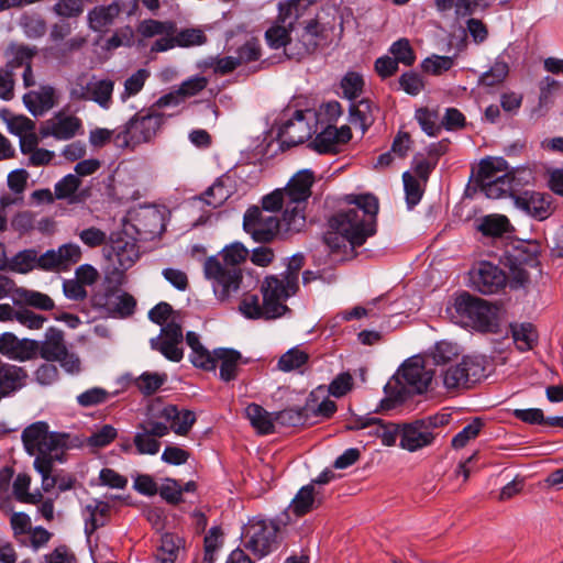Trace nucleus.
I'll return each mask as SVG.
<instances>
[{"label": "nucleus", "instance_id": "62", "mask_svg": "<svg viewBox=\"0 0 563 563\" xmlns=\"http://www.w3.org/2000/svg\"><path fill=\"white\" fill-rule=\"evenodd\" d=\"M364 80L357 73H347L341 80L343 96L349 100L356 99L363 91Z\"/></svg>", "mask_w": 563, "mask_h": 563}, {"label": "nucleus", "instance_id": "40", "mask_svg": "<svg viewBox=\"0 0 563 563\" xmlns=\"http://www.w3.org/2000/svg\"><path fill=\"white\" fill-rule=\"evenodd\" d=\"M186 342L191 349L190 361L199 368L205 371H214V363L211 360V353L200 343L199 335L196 332L186 334Z\"/></svg>", "mask_w": 563, "mask_h": 563}, {"label": "nucleus", "instance_id": "36", "mask_svg": "<svg viewBox=\"0 0 563 563\" xmlns=\"http://www.w3.org/2000/svg\"><path fill=\"white\" fill-rule=\"evenodd\" d=\"M26 372L12 364H2L0 367V394L9 396L25 385Z\"/></svg>", "mask_w": 563, "mask_h": 563}, {"label": "nucleus", "instance_id": "10", "mask_svg": "<svg viewBox=\"0 0 563 563\" xmlns=\"http://www.w3.org/2000/svg\"><path fill=\"white\" fill-rule=\"evenodd\" d=\"M308 7V0H289L279 3L278 16L265 32V40L271 48L284 47L287 54V46L292 40L290 33L295 31V25Z\"/></svg>", "mask_w": 563, "mask_h": 563}, {"label": "nucleus", "instance_id": "59", "mask_svg": "<svg viewBox=\"0 0 563 563\" xmlns=\"http://www.w3.org/2000/svg\"><path fill=\"white\" fill-rule=\"evenodd\" d=\"M308 361V354L297 347L290 349L283 354L278 361V368L284 372H290L299 368Z\"/></svg>", "mask_w": 563, "mask_h": 563}, {"label": "nucleus", "instance_id": "39", "mask_svg": "<svg viewBox=\"0 0 563 563\" xmlns=\"http://www.w3.org/2000/svg\"><path fill=\"white\" fill-rule=\"evenodd\" d=\"M461 355V349L456 343L450 341H440L428 352V357L440 368L453 364Z\"/></svg>", "mask_w": 563, "mask_h": 563}, {"label": "nucleus", "instance_id": "16", "mask_svg": "<svg viewBox=\"0 0 563 563\" xmlns=\"http://www.w3.org/2000/svg\"><path fill=\"white\" fill-rule=\"evenodd\" d=\"M294 32L296 36L292 37L289 46H287V56L289 58L299 60L312 54L323 40V29L314 19L308 21L303 26L297 23Z\"/></svg>", "mask_w": 563, "mask_h": 563}, {"label": "nucleus", "instance_id": "28", "mask_svg": "<svg viewBox=\"0 0 563 563\" xmlns=\"http://www.w3.org/2000/svg\"><path fill=\"white\" fill-rule=\"evenodd\" d=\"M121 12L122 5L119 1L96 5L87 14L88 26L96 33H107L115 23V20L120 16Z\"/></svg>", "mask_w": 563, "mask_h": 563}, {"label": "nucleus", "instance_id": "6", "mask_svg": "<svg viewBox=\"0 0 563 563\" xmlns=\"http://www.w3.org/2000/svg\"><path fill=\"white\" fill-rule=\"evenodd\" d=\"M278 288L277 276L265 277L261 287L263 303L258 296L246 294L241 300L240 311L249 319H276L286 314L290 310L285 305L286 300L279 296Z\"/></svg>", "mask_w": 563, "mask_h": 563}, {"label": "nucleus", "instance_id": "54", "mask_svg": "<svg viewBox=\"0 0 563 563\" xmlns=\"http://www.w3.org/2000/svg\"><path fill=\"white\" fill-rule=\"evenodd\" d=\"M512 338L520 351L532 349L537 341L534 329L530 323L512 327Z\"/></svg>", "mask_w": 563, "mask_h": 563}, {"label": "nucleus", "instance_id": "25", "mask_svg": "<svg viewBox=\"0 0 563 563\" xmlns=\"http://www.w3.org/2000/svg\"><path fill=\"white\" fill-rule=\"evenodd\" d=\"M347 429L350 430H362L369 429V434H375L382 440V443L386 446L396 444L397 439H401V424L396 423H384L382 420L376 418H358L352 422Z\"/></svg>", "mask_w": 563, "mask_h": 563}, {"label": "nucleus", "instance_id": "46", "mask_svg": "<svg viewBox=\"0 0 563 563\" xmlns=\"http://www.w3.org/2000/svg\"><path fill=\"white\" fill-rule=\"evenodd\" d=\"M175 32V24L168 21L162 22L153 19H147L143 20L137 25V33L145 38L162 35H174Z\"/></svg>", "mask_w": 563, "mask_h": 563}, {"label": "nucleus", "instance_id": "60", "mask_svg": "<svg viewBox=\"0 0 563 563\" xmlns=\"http://www.w3.org/2000/svg\"><path fill=\"white\" fill-rule=\"evenodd\" d=\"M454 65V57L452 56H440L432 55L427 57L422 63L421 67L424 71L432 75L439 76L450 70Z\"/></svg>", "mask_w": 563, "mask_h": 563}, {"label": "nucleus", "instance_id": "43", "mask_svg": "<svg viewBox=\"0 0 563 563\" xmlns=\"http://www.w3.org/2000/svg\"><path fill=\"white\" fill-rule=\"evenodd\" d=\"M316 507L314 486L313 484L306 485L299 489L288 507V512L297 517H301Z\"/></svg>", "mask_w": 563, "mask_h": 563}, {"label": "nucleus", "instance_id": "14", "mask_svg": "<svg viewBox=\"0 0 563 563\" xmlns=\"http://www.w3.org/2000/svg\"><path fill=\"white\" fill-rule=\"evenodd\" d=\"M278 529L272 520H250L243 532L246 549L260 558L267 555L276 548Z\"/></svg>", "mask_w": 563, "mask_h": 563}, {"label": "nucleus", "instance_id": "29", "mask_svg": "<svg viewBox=\"0 0 563 563\" xmlns=\"http://www.w3.org/2000/svg\"><path fill=\"white\" fill-rule=\"evenodd\" d=\"M23 102L34 117H41L58 103V93L54 87L44 85L25 93Z\"/></svg>", "mask_w": 563, "mask_h": 563}, {"label": "nucleus", "instance_id": "57", "mask_svg": "<svg viewBox=\"0 0 563 563\" xmlns=\"http://www.w3.org/2000/svg\"><path fill=\"white\" fill-rule=\"evenodd\" d=\"M393 58L397 64L401 63L405 66H411L416 62V54L407 38H399L389 48Z\"/></svg>", "mask_w": 563, "mask_h": 563}, {"label": "nucleus", "instance_id": "41", "mask_svg": "<svg viewBox=\"0 0 563 563\" xmlns=\"http://www.w3.org/2000/svg\"><path fill=\"white\" fill-rule=\"evenodd\" d=\"M477 230L485 236L499 238L512 231L509 219L503 214H488L479 220Z\"/></svg>", "mask_w": 563, "mask_h": 563}, {"label": "nucleus", "instance_id": "32", "mask_svg": "<svg viewBox=\"0 0 563 563\" xmlns=\"http://www.w3.org/2000/svg\"><path fill=\"white\" fill-rule=\"evenodd\" d=\"M211 360L214 363V368L217 364H220V378L224 382H230L235 379L238 375L239 364L242 360V355L240 352L233 349H216L211 353Z\"/></svg>", "mask_w": 563, "mask_h": 563}, {"label": "nucleus", "instance_id": "55", "mask_svg": "<svg viewBox=\"0 0 563 563\" xmlns=\"http://www.w3.org/2000/svg\"><path fill=\"white\" fill-rule=\"evenodd\" d=\"M19 296L25 305L40 310L48 311L52 310L55 306L53 299L49 296L36 290L22 289L20 290Z\"/></svg>", "mask_w": 563, "mask_h": 563}, {"label": "nucleus", "instance_id": "45", "mask_svg": "<svg viewBox=\"0 0 563 563\" xmlns=\"http://www.w3.org/2000/svg\"><path fill=\"white\" fill-rule=\"evenodd\" d=\"M151 77V73L146 68H140L131 74L123 82V90L120 92V100L126 102L130 98L139 95L145 82Z\"/></svg>", "mask_w": 563, "mask_h": 563}, {"label": "nucleus", "instance_id": "12", "mask_svg": "<svg viewBox=\"0 0 563 563\" xmlns=\"http://www.w3.org/2000/svg\"><path fill=\"white\" fill-rule=\"evenodd\" d=\"M446 422V416L435 415L401 424L400 448L409 452H416L431 445L438 435L437 430Z\"/></svg>", "mask_w": 563, "mask_h": 563}, {"label": "nucleus", "instance_id": "20", "mask_svg": "<svg viewBox=\"0 0 563 563\" xmlns=\"http://www.w3.org/2000/svg\"><path fill=\"white\" fill-rule=\"evenodd\" d=\"M139 247L133 240L126 238L112 240L107 257L115 266L111 277H113L117 286L122 284V273L131 268L139 260Z\"/></svg>", "mask_w": 563, "mask_h": 563}, {"label": "nucleus", "instance_id": "27", "mask_svg": "<svg viewBox=\"0 0 563 563\" xmlns=\"http://www.w3.org/2000/svg\"><path fill=\"white\" fill-rule=\"evenodd\" d=\"M81 250L77 244L68 243L57 250H48L43 253V271L67 269L79 262Z\"/></svg>", "mask_w": 563, "mask_h": 563}, {"label": "nucleus", "instance_id": "1", "mask_svg": "<svg viewBox=\"0 0 563 563\" xmlns=\"http://www.w3.org/2000/svg\"><path fill=\"white\" fill-rule=\"evenodd\" d=\"M345 200L354 206L341 209L331 217L329 230L323 236L324 243L333 252L353 251L375 233L378 199L372 194H364L349 195Z\"/></svg>", "mask_w": 563, "mask_h": 563}, {"label": "nucleus", "instance_id": "19", "mask_svg": "<svg viewBox=\"0 0 563 563\" xmlns=\"http://www.w3.org/2000/svg\"><path fill=\"white\" fill-rule=\"evenodd\" d=\"M516 208L538 221L550 218L555 211L552 196L547 192L525 190L521 194H514Z\"/></svg>", "mask_w": 563, "mask_h": 563}, {"label": "nucleus", "instance_id": "58", "mask_svg": "<svg viewBox=\"0 0 563 563\" xmlns=\"http://www.w3.org/2000/svg\"><path fill=\"white\" fill-rule=\"evenodd\" d=\"M179 550V540L173 534H164L157 549V560L162 563H173Z\"/></svg>", "mask_w": 563, "mask_h": 563}, {"label": "nucleus", "instance_id": "44", "mask_svg": "<svg viewBox=\"0 0 563 563\" xmlns=\"http://www.w3.org/2000/svg\"><path fill=\"white\" fill-rule=\"evenodd\" d=\"M245 413L257 432L268 434L274 431V418L260 405H249L245 409Z\"/></svg>", "mask_w": 563, "mask_h": 563}, {"label": "nucleus", "instance_id": "22", "mask_svg": "<svg viewBox=\"0 0 563 563\" xmlns=\"http://www.w3.org/2000/svg\"><path fill=\"white\" fill-rule=\"evenodd\" d=\"M473 287L484 295L496 294L507 285L503 269L489 262H481L471 272Z\"/></svg>", "mask_w": 563, "mask_h": 563}, {"label": "nucleus", "instance_id": "51", "mask_svg": "<svg viewBox=\"0 0 563 563\" xmlns=\"http://www.w3.org/2000/svg\"><path fill=\"white\" fill-rule=\"evenodd\" d=\"M167 380V374L145 372L135 379V386L144 395H152L156 393L162 385Z\"/></svg>", "mask_w": 563, "mask_h": 563}, {"label": "nucleus", "instance_id": "15", "mask_svg": "<svg viewBox=\"0 0 563 563\" xmlns=\"http://www.w3.org/2000/svg\"><path fill=\"white\" fill-rule=\"evenodd\" d=\"M243 228L256 242H271L279 230L284 231L282 218L267 213L258 207L249 208L243 218Z\"/></svg>", "mask_w": 563, "mask_h": 563}, {"label": "nucleus", "instance_id": "4", "mask_svg": "<svg viewBox=\"0 0 563 563\" xmlns=\"http://www.w3.org/2000/svg\"><path fill=\"white\" fill-rule=\"evenodd\" d=\"M435 391V372L427 368L423 357L416 355L408 358L386 386L388 395H393L396 400L404 397L405 394H422L424 391Z\"/></svg>", "mask_w": 563, "mask_h": 563}, {"label": "nucleus", "instance_id": "23", "mask_svg": "<svg viewBox=\"0 0 563 563\" xmlns=\"http://www.w3.org/2000/svg\"><path fill=\"white\" fill-rule=\"evenodd\" d=\"M148 415L156 419H164L169 422V431L178 435H186L196 421V415L190 410H179L174 405H167L162 408L158 404H152L148 408Z\"/></svg>", "mask_w": 563, "mask_h": 563}, {"label": "nucleus", "instance_id": "63", "mask_svg": "<svg viewBox=\"0 0 563 563\" xmlns=\"http://www.w3.org/2000/svg\"><path fill=\"white\" fill-rule=\"evenodd\" d=\"M415 118L428 135L435 136L441 131L435 112L421 108L416 111Z\"/></svg>", "mask_w": 563, "mask_h": 563}, {"label": "nucleus", "instance_id": "48", "mask_svg": "<svg viewBox=\"0 0 563 563\" xmlns=\"http://www.w3.org/2000/svg\"><path fill=\"white\" fill-rule=\"evenodd\" d=\"M81 181L78 176L69 174L63 177L55 185V196L57 199H67L69 202L80 201L77 190Z\"/></svg>", "mask_w": 563, "mask_h": 563}, {"label": "nucleus", "instance_id": "17", "mask_svg": "<svg viewBox=\"0 0 563 563\" xmlns=\"http://www.w3.org/2000/svg\"><path fill=\"white\" fill-rule=\"evenodd\" d=\"M183 340L181 325L176 321V318H172L169 322L162 327L161 334L150 340V344L152 350L158 351L167 360L180 362L184 357Z\"/></svg>", "mask_w": 563, "mask_h": 563}, {"label": "nucleus", "instance_id": "24", "mask_svg": "<svg viewBox=\"0 0 563 563\" xmlns=\"http://www.w3.org/2000/svg\"><path fill=\"white\" fill-rule=\"evenodd\" d=\"M310 135L311 128L302 110H296L292 118L284 122L278 130V140L283 148L301 144Z\"/></svg>", "mask_w": 563, "mask_h": 563}, {"label": "nucleus", "instance_id": "47", "mask_svg": "<svg viewBox=\"0 0 563 563\" xmlns=\"http://www.w3.org/2000/svg\"><path fill=\"white\" fill-rule=\"evenodd\" d=\"M231 196V190L225 186L223 178L217 179L199 198L206 205L218 208Z\"/></svg>", "mask_w": 563, "mask_h": 563}, {"label": "nucleus", "instance_id": "26", "mask_svg": "<svg viewBox=\"0 0 563 563\" xmlns=\"http://www.w3.org/2000/svg\"><path fill=\"white\" fill-rule=\"evenodd\" d=\"M352 137L351 128L328 125L312 141L311 146L320 154L336 153L341 145L347 143Z\"/></svg>", "mask_w": 563, "mask_h": 563}, {"label": "nucleus", "instance_id": "9", "mask_svg": "<svg viewBox=\"0 0 563 563\" xmlns=\"http://www.w3.org/2000/svg\"><path fill=\"white\" fill-rule=\"evenodd\" d=\"M22 440L30 454L62 462L68 437L48 432V426L38 421L24 429Z\"/></svg>", "mask_w": 563, "mask_h": 563}, {"label": "nucleus", "instance_id": "53", "mask_svg": "<svg viewBox=\"0 0 563 563\" xmlns=\"http://www.w3.org/2000/svg\"><path fill=\"white\" fill-rule=\"evenodd\" d=\"M479 186L487 198L499 199L509 195L514 199L515 192L511 190V181H508L507 176L500 177L496 181L479 183Z\"/></svg>", "mask_w": 563, "mask_h": 563}, {"label": "nucleus", "instance_id": "11", "mask_svg": "<svg viewBox=\"0 0 563 563\" xmlns=\"http://www.w3.org/2000/svg\"><path fill=\"white\" fill-rule=\"evenodd\" d=\"M449 311L452 319L463 327L486 331L492 324L493 310L490 306L485 300L467 292L457 296Z\"/></svg>", "mask_w": 563, "mask_h": 563}, {"label": "nucleus", "instance_id": "38", "mask_svg": "<svg viewBox=\"0 0 563 563\" xmlns=\"http://www.w3.org/2000/svg\"><path fill=\"white\" fill-rule=\"evenodd\" d=\"M508 163L503 157H487L481 161L477 169V181H496L507 176Z\"/></svg>", "mask_w": 563, "mask_h": 563}, {"label": "nucleus", "instance_id": "3", "mask_svg": "<svg viewBox=\"0 0 563 563\" xmlns=\"http://www.w3.org/2000/svg\"><path fill=\"white\" fill-rule=\"evenodd\" d=\"M249 255L242 243L233 242L205 261L203 273L218 300L228 301L239 292L243 280L241 265Z\"/></svg>", "mask_w": 563, "mask_h": 563}, {"label": "nucleus", "instance_id": "8", "mask_svg": "<svg viewBox=\"0 0 563 563\" xmlns=\"http://www.w3.org/2000/svg\"><path fill=\"white\" fill-rule=\"evenodd\" d=\"M114 80L82 73L68 85L69 99L75 102L92 101L101 109L109 110L113 104Z\"/></svg>", "mask_w": 563, "mask_h": 563}, {"label": "nucleus", "instance_id": "34", "mask_svg": "<svg viewBox=\"0 0 563 563\" xmlns=\"http://www.w3.org/2000/svg\"><path fill=\"white\" fill-rule=\"evenodd\" d=\"M40 355L47 361H57L65 355L67 347L64 341V333L57 328H48L45 339L38 346Z\"/></svg>", "mask_w": 563, "mask_h": 563}, {"label": "nucleus", "instance_id": "2", "mask_svg": "<svg viewBox=\"0 0 563 563\" xmlns=\"http://www.w3.org/2000/svg\"><path fill=\"white\" fill-rule=\"evenodd\" d=\"M314 174L302 169L295 174L287 186L276 189L262 199L261 210L271 213L283 210L282 224L285 233H298L306 227V207L311 196Z\"/></svg>", "mask_w": 563, "mask_h": 563}, {"label": "nucleus", "instance_id": "5", "mask_svg": "<svg viewBox=\"0 0 563 563\" xmlns=\"http://www.w3.org/2000/svg\"><path fill=\"white\" fill-rule=\"evenodd\" d=\"M485 376V360L481 356H463L460 362L435 371V391L460 393L473 387Z\"/></svg>", "mask_w": 563, "mask_h": 563}, {"label": "nucleus", "instance_id": "42", "mask_svg": "<svg viewBox=\"0 0 563 563\" xmlns=\"http://www.w3.org/2000/svg\"><path fill=\"white\" fill-rule=\"evenodd\" d=\"M31 476L25 473H20L13 481L12 489L15 499L22 504H38L42 501V493L35 489L30 492Z\"/></svg>", "mask_w": 563, "mask_h": 563}, {"label": "nucleus", "instance_id": "37", "mask_svg": "<svg viewBox=\"0 0 563 563\" xmlns=\"http://www.w3.org/2000/svg\"><path fill=\"white\" fill-rule=\"evenodd\" d=\"M42 258L43 254L38 255L34 249L23 250L9 260L8 271L19 274H27L36 268L43 271Z\"/></svg>", "mask_w": 563, "mask_h": 563}, {"label": "nucleus", "instance_id": "13", "mask_svg": "<svg viewBox=\"0 0 563 563\" xmlns=\"http://www.w3.org/2000/svg\"><path fill=\"white\" fill-rule=\"evenodd\" d=\"M112 283L115 284L113 277L107 276L104 291H99L92 297L93 307L101 314L109 318L124 319L132 316L136 307V300L132 295L117 286H111Z\"/></svg>", "mask_w": 563, "mask_h": 563}, {"label": "nucleus", "instance_id": "21", "mask_svg": "<svg viewBox=\"0 0 563 563\" xmlns=\"http://www.w3.org/2000/svg\"><path fill=\"white\" fill-rule=\"evenodd\" d=\"M82 132V121L64 111L56 112L40 126L41 137H54L58 141H68Z\"/></svg>", "mask_w": 563, "mask_h": 563}, {"label": "nucleus", "instance_id": "31", "mask_svg": "<svg viewBox=\"0 0 563 563\" xmlns=\"http://www.w3.org/2000/svg\"><path fill=\"white\" fill-rule=\"evenodd\" d=\"M36 347V342L29 340H19L11 332H5L0 336V353L10 358H30Z\"/></svg>", "mask_w": 563, "mask_h": 563}, {"label": "nucleus", "instance_id": "7", "mask_svg": "<svg viewBox=\"0 0 563 563\" xmlns=\"http://www.w3.org/2000/svg\"><path fill=\"white\" fill-rule=\"evenodd\" d=\"M164 115L153 108L147 112L135 113L114 136V145L120 148H134L135 146L151 142L161 130Z\"/></svg>", "mask_w": 563, "mask_h": 563}, {"label": "nucleus", "instance_id": "18", "mask_svg": "<svg viewBox=\"0 0 563 563\" xmlns=\"http://www.w3.org/2000/svg\"><path fill=\"white\" fill-rule=\"evenodd\" d=\"M152 416L137 426L133 438L135 451L140 455H155L159 452L161 442L158 439L169 433L167 423L155 420Z\"/></svg>", "mask_w": 563, "mask_h": 563}, {"label": "nucleus", "instance_id": "52", "mask_svg": "<svg viewBox=\"0 0 563 563\" xmlns=\"http://www.w3.org/2000/svg\"><path fill=\"white\" fill-rule=\"evenodd\" d=\"M508 181H511V190L521 194V188L531 185L534 181V170L529 166H521L507 170Z\"/></svg>", "mask_w": 563, "mask_h": 563}, {"label": "nucleus", "instance_id": "50", "mask_svg": "<svg viewBox=\"0 0 563 563\" xmlns=\"http://www.w3.org/2000/svg\"><path fill=\"white\" fill-rule=\"evenodd\" d=\"M58 460H48L45 457H35L34 468L42 476V490L49 493L58 483V476L53 474V464Z\"/></svg>", "mask_w": 563, "mask_h": 563}, {"label": "nucleus", "instance_id": "35", "mask_svg": "<svg viewBox=\"0 0 563 563\" xmlns=\"http://www.w3.org/2000/svg\"><path fill=\"white\" fill-rule=\"evenodd\" d=\"M377 111L378 108L369 99H362L351 104L349 121L365 133L374 123Z\"/></svg>", "mask_w": 563, "mask_h": 563}, {"label": "nucleus", "instance_id": "49", "mask_svg": "<svg viewBox=\"0 0 563 563\" xmlns=\"http://www.w3.org/2000/svg\"><path fill=\"white\" fill-rule=\"evenodd\" d=\"M310 405L303 408H288L275 413L274 421L284 427H298L306 422L309 417Z\"/></svg>", "mask_w": 563, "mask_h": 563}, {"label": "nucleus", "instance_id": "56", "mask_svg": "<svg viewBox=\"0 0 563 563\" xmlns=\"http://www.w3.org/2000/svg\"><path fill=\"white\" fill-rule=\"evenodd\" d=\"M402 181L406 194V201L409 209L418 205L423 195V188L418 179H416L409 172L402 174Z\"/></svg>", "mask_w": 563, "mask_h": 563}, {"label": "nucleus", "instance_id": "64", "mask_svg": "<svg viewBox=\"0 0 563 563\" xmlns=\"http://www.w3.org/2000/svg\"><path fill=\"white\" fill-rule=\"evenodd\" d=\"M509 71L508 64L504 60H496L489 70L481 76V82L492 87L505 80Z\"/></svg>", "mask_w": 563, "mask_h": 563}, {"label": "nucleus", "instance_id": "61", "mask_svg": "<svg viewBox=\"0 0 563 563\" xmlns=\"http://www.w3.org/2000/svg\"><path fill=\"white\" fill-rule=\"evenodd\" d=\"M111 394L107 389L93 387L79 394L76 399L79 406L88 408L107 402Z\"/></svg>", "mask_w": 563, "mask_h": 563}, {"label": "nucleus", "instance_id": "33", "mask_svg": "<svg viewBox=\"0 0 563 563\" xmlns=\"http://www.w3.org/2000/svg\"><path fill=\"white\" fill-rule=\"evenodd\" d=\"M110 505L106 501L93 499L82 509L85 532L88 538L100 527H103L109 517Z\"/></svg>", "mask_w": 563, "mask_h": 563}, {"label": "nucleus", "instance_id": "30", "mask_svg": "<svg viewBox=\"0 0 563 563\" xmlns=\"http://www.w3.org/2000/svg\"><path fill=\"white\" fill-rule=\"evenodd\" d=\"M303 264V256L296 254L288 261L287 269L282 277L277 276V284L279 285L277 291L285 300L297 292L299 288V272Z\"/></svg>", "mask_w": 563, "mask_h": 563}]
</instances>
